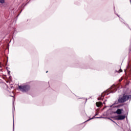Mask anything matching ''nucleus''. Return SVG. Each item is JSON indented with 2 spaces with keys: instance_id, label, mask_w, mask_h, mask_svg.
Returning <instances> with one entry per match:
<instances>
[{
  "instance_id": "nucleus-4",
  "label": "nucleus",
  "mask_w": 131,
  "mask_h": 131,
  "mask_svg": "<svg viewBox=\"0 0 131 131\" xmlns=\"http://www.w3.org/2000/svg\"><path fill=\"white\" fill-rule=\"evenodd\" d=\"M122 111H123V109H122V108H121V109L118 108V109L116 111V112H115V113H116L117 114L120 115V114H121Z\"/></svg>"
},
{
  "instance_id": "nucleus-13",
  "label": "nucleus",
  "mask_w": 131,
  "mask_h": 131,
  "mask_svg": "<svg viewBox=\"0 0 131 131\" xmlns=\"http://www.w3.org/2000/svg\"><path fill=\"white\" fill-rule=\"evenodd\" d=\"M97 115H98V114H96L95 116H97Z\"/></svg>"
},
{
  "instance_id": "nucleus-15",
  "label": "nucleus",
  "mask_w": 131,
  "mask_h": 131,
  "mask_svg": "<svg viewBox=\"0 0 131 131\" xmlns=\"http://www.w3.org/2000/svg\"><path fill=\"white\" fill-rule=\"evenodd\" d=\"M0 71H2V69H1Z\"/></svg>"
},
{
  "instance_id": "nucleus-12",
  "label": "nucleus",
  "mask_w": 131,
  "mask_h": 131,
  "mask_svg": "<svg viewBox=\"0 0 131 131\" xmlns=\"http://www.w3.org/2000/svg\"><path fill=\"white\" fill-rule=\"evenodd\" d=\"M96 118H100V117H96Z\"/></svg>"
},
{
  "instance_id": "nucleus-5",
  "label": "nucleus",
  "mask_w": 131,
  "mask_h": 131,
  "mask_svg": "<svg viewBox=\"0 0 131 131\" xmlns=\"http://www.w3.org/2000/svg\"><path fill=\"white\" fill-rule=\"evenodd\" d=\"M102 105V102H97L96 103V105L97 107H100Z\"/></svg>"
},
{
  "instance_id": "nucleus-14",
  "label": "nucleus",
  "mask_w": 131,
  "mask_h": 131,
  "mask_svg": "<svg viewBox=\"0 0 131 131\" xmlns=\"http://www.w3.org/2000/svg\"><path fill=\"white\" fill-rule=\"evenodd\" d=\"M46 73H48V71L46 72Z\"/></svg>"
},
{
  "instance_id": "nucleus-11",
  "label": "nucleus",
  "mask_w": 131,
  "mask_h": 131,
  "mask_svg": "<svg viewBox=\"0 0 131 131\" xmlns=\"http://www.w3.org/2000/svg\"><path fill=\"white\" fill-rule=\"evenodd\" d=\"M86 121H90V119Z\"/></svg>"
},
{
  "instance_id": "nucleus-8",
  "label": "nucleus",
  "mask_w": 131,
  "mask_h": 131,
  "mask_svg": "<svg viewBox=\"0 0 131 131\" xmlns=\"http://www.w3.org/2000/svg\"><path fill=\"white\" fill-rule=\"evenodd\" d=\"M118 73H120V72H122V70L120 69L119 71H118Z\"/></svg>"
},
{
  "instance_id": "nucleus-3",
  "label": "nucleus",
  "mask_w": 131,
  "mask_h": 131,
  "mask_svg": "<svg viewBox=\"0 0 131 131\" xmlns=\"http://www.w3.org/2000/svg\"><path fill=\"white\" fill-rule=\"evenodd\" d=\"M116 119L117 120H123V119H125V115H119L117 117Z\"/></svg>"
},
{
  "instance_id": "nucleus-10",
  "label": "nucleus",
  "mask_w": 131,
  "mask_h": 131,
  "mask_svg": "<svg viewBox=\"0 0 131 131\" xmlns=\"http://www.w3.org/2000/svg\"><path fill=\"white\" fill-rule=\"evenodd\" d=\"M108 119H110V120H111L112 121H113V122H114V121L113 120H112V119L109 118H107Z\"/></svg>"
},
{
  "instance_id": "nucleus-2",
  "label": "nucleus",
  "mask_w": 131,
  "mask_h": 131,
  "mask_svg": "<svg viewBox=\"0 0 131 131\" xmlns=\"http://www.w3.org/2000/svg\"><path fill=\"white\" fill-rule=\"evenodd\" d=\"M18 89L23 93H26V92H28L30 90V86L28 85H20L18 86Z\"/></svg>"
},
{
  "instance_id": "nucleus-6",
  "label": "nucleus",
  "mask_w": 131,
  "mask_h": 131,
  "mask_svg": "<svg viewBox=\"0 0 131 131\" xmlns=\"http://www.w3.org/2000/svg\"><path fill=\"white\" fill-rule=\"evenodd\" d=\"M118 104V101H115V102L114 103V104H113V105H111L110 107H112V106H113L114 105H116V104Z\"/></svg>"
},
{
  "instance_id": "nucleus-16",
  "label": "nucleus",
  "mask_w": 131,
  "mask_h": 131,
  "mask_svg": "<svg viewBox=\"0 0 131 131\" xmlns=\"http://www.w3.org/2000/svg\"><path fill=\"white\" fill-rule=\"evenodd\" d=\"M98 100H100V98H98Z\"/></svg>"
},
{
  "instance_id": "nucleus-7",
  "label": "nucleus",
  "mask_w": 131,
  "mask_h": 131,
  "mask_svg": "<svg viewBox=\"0 0 131 131\" xmlns=\"http://www.w3.org/2000/svg\"><path fill=\"white\" fill-rule=\"evenodd\" d=\"M1 4H5V0H0Z\"/></svg>"
},
{
  "instance_id": "nucleus-9",
  "label": "nucleus",
  "mask_w": 131,
  "mask_h": 131,
  "mask_svg": "<svg viewBox=\"0 0 131 131\" xmlns=\"http://www.w3.org/2000/svg\"><path fill=\"white\" fill-rule=\"evenodd\" d=\"M119 81H120V82L121 81H122V78H121V79H119Z\"/></svg>"
},
{
  "instance_id": "nucleus-1",
  "label": "nucleus",
  "mask_w": 131,
  "mask_h": 131,
  "mask_svg": "<svg viewBox=\"0 0 131 131\" xmlns=\"http://www.w3.org/2000/svg\"><path fill=\"white\" fill-rule=\"evenodd\" d=\"M130 98H131L130 95L123 94V95L122 97H119L118 99V103H124V102H126V101H128V100H129V99H130Z\"/></svg>"
}]
</instances>
